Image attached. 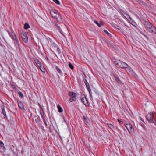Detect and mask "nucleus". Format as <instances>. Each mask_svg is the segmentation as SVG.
I'll use <instances>...</instances> for the list:
<instances>
[{
    "label": "nucleus",
    "instance_id": "f257e3e1",
    "mask_svg": "<svg viewBox=\"0 0 156 156\" xmlns=\"http://www.w3.org/2000/svg\"><path fill=\"white\" fill-rule=\"evenodd\" d=\"M144 25L150 33H154L156 34V27L152 23L149 22L145 21Z\"/></svg>",
    "mask_w": 156,
    "mask_h": 156
},
{
    "label": "nucleus",
    "instance_id": "f03ea898",
    "mask_svg": "<svg viewBox=\"0 0 156 156\" xmlns=\"http://www.w3.org/2000/svg\"><path fill=\"white\" fill-rule=\"evenodd\" d=\"M51 14L52 18L58 22L62 21L61 16L58 12L56 10H52L50 11Z\"/></svg>",
    "mask_w": 156,
    "mask_h": 156
},
{
    "label": "nucleus",
    "instance_id": "7ed1b4c3",
    "mask_svg": "<svg viewBox=\"0 0 156 156\" xmlns=\"http://www.w3.org/2000/svg\"><path fill=\"white\" fill-rule=\"evenodd\" d=\"M115 64L116 66L121 68H126L128 66L127 64L120 60L117 61L115 62Z\"/></svg>",
    "mask_w": 156,
    "mask_h": 156
},
{
    "label": "nucleus",
    "instance_id": "20e7f679",
    "mask_svg": "<svg viewBox=\"0 0 156 156\" xmlns=\"http://www.w3.org/2000/svg\"><path fill=\"white\" fill-rule=\"evenodd\" d=\"M125 125L126 128L130 133H133L134 132V129L130 123H127L125 124Z\"/></svg>",
    "mask_w": 156,
    "mask_h": 156
},
{
    "label": "nucleus",
    "instance_id": "39448f33",
    "mask_svg": "<svg viewBox=\"0 0 156 156\" xmlns=\"http://www.w3.org/2000/svg\"><path fill=\"white\" fill-rule=\"evenodd\" d=\"M153 114L151 113H149L147 115V119L150 123H153L154 122L153 121Z\"/></svg>",
    "mask_w": 156,
    "mask_h": 156
},
{
    "label": "nucleus",
    "instance_id": "423d86ee",
    "mask_svg": "<svg viewBox=\"0 0 156 156\" xmlns=\"http://www.w3.org/2000/svg\"><path fill=\"white\" fill-rule=\"evenodd\" d=\"M21 36L23 41L25 43L28 41V37L27 34L26 33H22L21 34Z\"/></svg>",
    "mask_w": 156,
    "mask_h": 156
},
{
    "label": "nucleus",
    "instance_id": "0eeeda50",
    "mask_svg": "<svg viewBox=\"0 0 156 156\" xmlns=\"http://www.w3.org/2000/svg\"><path fill=\"white\" fill-rule=\"evenodd\" d=\"M14 42L15 46L16 48L19 49L20 51H21V48H20V45L18 39L17 38L16 39L14 40Z\"/></svg>",
    "mask_w": 156,
    "mask_h": 156
},
{
    "label": "nucleus",
    "instance_id": "6e6552de",
    "mask_svg": "<svg viewBox=\"0 0 156 156\" xmlns=\"http://www.w3.org/2000/svg\"><path fill=\"white\" fill-rule=\"evenodd\" d=\"M52 40H51L50 41L51 43V44L52 48H53L54 49L56 50L57 51L59 52L60 50L58 46H57L56 44L54 42H52Z\"/></svg>",
    "mask_w": 156,
    "mask_h": 156
},
{
    "label": "nucleus",
    "instance_id": "1a4fd4ad",
    "mask_svg": "<svg viewBox=\"0 0 156 156\" xmlns=\"http://www.w3.org/2000/svg\"><path fill=\"white\" fill-rule=\"evenodd\" d=\"M81 100L82 103L85 105L86 106L88 104L87 99L84 95L83 97L81 98Z\"/></svg>",
    "mask_w": 156,
    "mask_h": 156
},
{
    "label": "nucleus",
    "instance_id": "9d476101",
    "mask_svg": "<svg viewBox=\"0 0 156 156\" xmlns=\"http://www.w3.org/2000/svg\"><path fill=\"white\" fill-rule=\"evenodd\" d=\"M42 110V111H43V110ZM40 114H41V117L43 119V121L44 122L46 126L47 127L48 126V125L46 123V121L44 118L43 111V112H42L41 111V110L40 111Z\"/></svg>",
    "mask_w": 156,
    "mask_h": 156
},
{
    "label": "nucleus",
    "instance_id": "9b49d317",
    "mask_svg": "<svg viewBox=\"0 0 156 156\" xmlns=\"http://www.w3.org/2000/svg\"><path fill=\"white\" fill-rule=\"evenodd\" d=\"M55 25L57 29L58 30L62 35H63V32L61 29V27L58 25L57 23H55Z\"/></svg>",
    "mask_w": 156,
    "mask_h": 156
},
{
    "label": "nucleus",
    "instance_id": "f8f14e48",
    "mask_svg": "<svg viewBox=\"0 0 156 156\" xmlns=\"http://www.w3.org/2000/svg\"><path fill=\"white\" fill-rule=\"evenodd\" d=\"M113 76L117 83H121V81L119 77L116 75L115 74L113 75Z\"/></svg>",
    "mask_w": 156,
    "mask_h": 156
},
{
    "label": "nucleus",
    "instance_id": "ddd939ff",
    "mask_svg": "<svg viewBox=\"0 0 156 156\" xmlns=\"http://www.w3.org/2000/svg\"><path fill=\"white\" fill-rule=\"evenodd\" d=\"M68 95L71 97H76V93L73 92H69L68 94Z\"/></svg>",
    "mask_w": 156,
    "mask_h": 156
},
{
    "label": "nucleus",
    "instance_id": "4468645a",
    "mask_svg": "<svg viewBox=\"0 0 156 156\" xmlns=\"http://www.w3.org/2000/svg\"><path fill=\"white\" fill-rule=\"evenodd\" d=\"M18 104L19 107L21 109H22L23 108V103L21 102H18Z\"/></svg>",
    "mask_w": 156,
    "mask_h": 156
},
{
    "label": "nucleus",
    "instance_id": "2eb2a0df",
    "mask_svg": "<svg viewBox=\"0 0 156 156\" xmlns=\"http://www.w3.org/2000/svg\"><path fill=\"white\" fill-rule=\"evenodd\" d=\"M2 112L3 114V115L5 116V117L7 118V115L6 114V113L5 111V108H4V107L3 108L2 107Z\"/></svg>",
    "mask_w": 156,
    "mask_h": 156
},
{
    "label": "nucleus",
    "instance_id": "dca6fc26",
    "mask_svg": "<svg viewBox=\"0 0 156 156\" xmlns=\"http://www.w3.org/2000/svg\"><path fill=\"white\" fill-rule=\"evenodd\" d=\"M10 37L13 39V41L17 39L16 36L14 33L12 34Z\"/></svg>",
    "mask_w": 156,
    "mask_h": 156
},
{
    "label": "nucleus",
    "instance_id": "f3484780",
    "mask_svg": "<svg viewBox=\"0 0 156 156\" xmlns=\"http://www.w3.org/2000/svg\"><path fill=\"white\" fill-rule=\"evenodd\" d=\"M57 108H58V111L59 112L61 113V112H63L62 109V107L59 105H58L57 106Z\"/></svg>",
    "mask_w": 156,
    "mask_h": 156
},
{
    "label": "nucleus",
    "instance_id": "a211bd4d",
    "mask_svg": "<svg viewBox=\"0 0 156 156\" xmlns=\"http://www.w3.org/2000/svg\"><path fill=\"white\" fill-rule=\"evenodd\" d=\"M35 63L37 66L39 67H41V62L38 60H37L35 61Z\"/></svg>",
    "mask_w": 156,
    "mask_h": 156
},
{
    "label": "nucleus",
    "instance_id": "6ab92c4d",
    "mask_svg": "<svg viewBox=\"0 0 156 156\" xmlns=\"http://www.w3.org/2000/svg\"><path fill=\"white\" fill-rule=\"evenodd\" d=\"M76 97H72L70 98L69 101L71 102H72L73 101H76Z\"/></svg>",
    "mask_w": 156,
    "mask_h": 156
},
{
    "label": "nucleus",
    "instance_id": "aec40b11",
    "mask_svg": "<svg viewBox=\"0 0 156 156\" xmlns=\"http://www.w3.org/2000/svg\"><path fill=\"white\" fill-rule=\"evenodd\" d=\"M55 68L57 71L60 74H62V72L61 70L59 68L58 66H56Z\"/></svg>",
    "mask_w": 156,
    "mask_h": 156
},
{
    "label": "nucleus",
    "instance_id": "412c9836",
    "mask_svg": "<svg viewBox=\"0 0 156 156\" xmlns=\"http://www.w3.org/2000/svg\"><path fill=\"white\" fill-rule=\"evenodd\" d=\"M24 28L26 29H28L30 27V26L28 23H26L24 25Z\"/></svg>",
    "mask_w": 156,
    "mask_h": 156
},
{
    "label": "nucleus",
    "instance_id": "4be33fe9",
    "mask_svg": "<svg viewBox=\"0 0 156 156\" xmlns=\"http://www.w3.org/2000/svg\"><path fill=\"white\" fill-rule=\"evenodd\" d=\"M39 68L42 72L44 73L45 72V69L43 66H41V67H39Z\"/></svg>",
    "mask_w": 156,
    "mask_h": 156
},
{
    "label": "nucleus",
    "instance_id": "5701e85b",
    "mask_svg": "<svg viewBox=\"0 0 156 156\" xmlns=\"http://www.w3.org/2000/svg\"><path fill=\"white\" fill-rule=\"evenodd\" d=\"M68 65H69V68L70 69H71L72 70L74 69V67H73V65H72V64L70 62H69Z\"/></svg>",
    "mask_w": 156,
    "mask_h": 156
},
{
    "label": "nucleus",
    "instance_id": "b1692460",
    "mask_svg": "<svg viewBox=\"0 0 156 156\" xmlns=\"http://www.w3.org/2000/svg\"><path fill=\"white\" fill-rule=\"evenodd\" d=\"M107 126L112 129L114 128L113 126L110 124H107Z\"/></svg>",
    "mask_w": 156,
    "mask_h": 156
},
{
    "label": "nucleus",
    "instance_id": "393cba45",
    "mask_svg": "<svg viewBox=\"0 0 156 156\" xmlns=\"http://www.w3.org/2000/svg\"><path fill=\"white\" fill-rule=\"evenodd\" d=\"M94 22L96 24H97L98 26L99 27H101V25H102V24H101V23H98V22L97 21H96V20H95L94 21Z\"/></svg>",
    "mask_w": 156,
    "mask_h": 156
},
{
    "label": "nucleus",
    "instance_id": "a878e982",
    "mask_svg": "<svg viewBox=\"0 0 156 156\" xmlns=\"http://www.w3.org/2000/svg\"><path fill=\"white\" fill-rule=\"evenodd\" d=\"M18 94L19 95V96L21 98L23 97V93L21 92L20 91H19L18 93Z\"/></svg>",
    "mask_w": 156,
    "mask_h": 156
},
{
    "label": "nucleus",
    "instance_id": "bb28decb",
    "mask_svg": "<svg viewBox=\"0 0 156 156\" xmlns=\"http://www.w3.org/2000/svg\"><path fill=\"white\" fill-rule=\"evenodd\" d=\"M53 1L58 5L60 4V2L58 0H53Z\"/></svg>",
    "mask_w": 156,
    "mask_h": 156
},
{
    "label": "nucleus",
    "instance_id": "cd10ccee",
    "mask_svg": "<svg viewBox=\"0 0 156 156\" xmlns=\"http://www.w3.org/2000/svg\"><path fill=\"white\" fill-rule=\"evenodd\" d=\"M0 146H1V147H3L4 148V144L1 141H0Z\"/></svg>",
    "mask_w": 156,
    "mask_h": 156
},
{
    "label": "nucleus",
    "instance_id": "c85d7f7f",
    "mask_svg": "<svg viewBox=\"0 0 156 156\" xmlns=\"http://www.w3.org/2000/svg\"><path fill=\"white\" fill-rule=\"evenodd\" d=\"M35 121L37 123H38L40 121V119L38 118H37L35 119Z\"/></svg>",
    "mask_w": 156,
    "mask_h": 156
},
{
    "label": "nucleus",
    "instance_id": "c756f323",
    "mask_svg": "<svg viewBox=\"0 0 156 156\" xmlns=\"http://www.w3.org/2000/svg\"><path fill=\"white\" fill-rule=\"evenodd\" d=\"M104 31L108 35H110V34L106 30H104Z\"/></svg>",
    "mask_w": 156,
    "mask_h": 156
},
{
    "label": "nucleus",
    "instance_id": "7c9ffc66",
    "mask_svg": "<svg viewBox=\"0 0 156 156\" xmlns=\"http://www.w3.org/2000/svg\"><path fill=\"white\" fill-rule=\"evenodd\" d=\"M118 121L120 123V124H121L123 123V122L121 121L120 120L118 119Z\"/></svg>",
    "mask_w": 156,
    "mask_h": 156
},
{
    "label": "nucleus",
    "instance_id": "2f4dec72",
    "mask_svg": "<svg viewBox=\"0 0 156 156\" xmlns=\"http://www.w3.org/2000/svg\"><path fill=\"white\" fill-rule=\"evenodd\" d=\"M84 82L86 85H87V84L89 83L86 79H85V81H84Z\"/></svg>",
    "mask_w": 156,
    "mask_h": 156
},
{
    "label": "nucleus",
    "instance_id": "473e14b6",
    "mask_svg": "<svg viewBox=\"0 0 156 156\" xmlns=\"http://www.w3.org/2000/svg\"><path fill=\"white\" fill-rule=\"evenodd\" d=\"M89 92V94H90V96L91 97H92V94H91V90H90V91H88Z\"/></svg>",
    "mask_w": 156,
    "mask_h": 156
},
{
    "label": "nucleus",
    "instance_id": "72a5a7b5",
    "mask_svg": "<svg viewBox=\"0 0 156 156\" xmlns=\"http://www.w3.org/2000/svg\"><path fill=\"white\" fill-rule=\"evenodd\" d=\"M86 88H87V90H88V91L91 90L90 89V87H86Z\"/></svg>",
    "mask_w": 156,
    "mask_h": 156
},
{
    "label": "nucleus",
    "instance_id": "f704fd0d",
    "mask_svg": "<svg viewBox=\"0 0 156 156\" xmlns=\"http://www.w3.org/2000/svg\"><path fill=\"white\" fill-rule=\"evenodd\" d=\"M59 138H60V139H61V140L62 141V137H61V136L60 135H59Z\"/></svg>",
    "mask_w": 156,
    "mask_h": 156
},
{
    "label": "nucleus",
    "instance_id": "c9c22d12",
    "mask_svg": "<svg viewBox=\"0 0 156 156\" xmlns=\"http://www.w3.org/2000/svg\"><path fill=\"white\" fill-rule=\"evenodd\" d=\"M86 87H90L89 84H87V85H86Z\"/></svg>",
    "mask_w": 156,
    "mask_h": 156
},
{
    "label": "nucleus",
    "instance_id": "e433bc0d",
    "mask_svg": "<svg viewBox=\"0 0 156 156\" xmlns=\"http://www.w3.org/2000/svg\"><path fill=\"white\" fill-rule=\"evenodd\" d=\"M140 119L143 122H144V120L141 117L140 118Z\"/></svg>",
    "mask_w": 156,
    "mask_h": 156
},
{
    "label": "nucleus",
    "instance_id": "4c0bfd02",
    "mask_svg": "<svg viewBox=\"0 0 156 156\" xmlns=\"http://www.w3.org/2000/svg\"><path fill=\"white\" fill-rule=\"evenodd\" d=\"M116 26H117V25L115 26V25H114L113 26V27H114L115 28H116Z\"/></svg>",
    "mask_w": 156,
    "mask_h": 156
},
{
    "label": "nucleus",
    "instance_id": "58836bf2",
    "mask_svg": "<svg viewBox=\"0 0 156 156\" xmlns=\"http://www.w3.org/2000/svg\"><path fill=\"white\" fill-rule=\"evenodd\" d=\"M46 59L48 60H49V59L48 58H46Z\"/></svg>",
    "mask_w": 156,
    "mask_h": 156
},
{
    "label": "nucleus",
    "instance_id": "ea45409f",
    "mask_svg": "<svg viewBox=\"0 0 156 156\" xmlns=\"http://www.w3.org/2000/svg\"><path fill=\"white\" fill-rule=\"evenodd\" d=\"M84 119H86V118H85V117H84Z\"/></svg>",
    "mask_w": 156,
    "mask_h": 156
},
{
    "label": "nucleus",
    "instance_id": "a19ab883",
    "mask_svg": "<svg viewBox=\"0 0 156 156\" xmlns=\"http://www.w3.org/2000/svg\"><path fill=\"white\" fill-rule=\"evenodd\" d=\"M141 125V126H142V127H143V126H142V125Z\"/></svg>",
    "mask_w": 156,
    "mask_h": 156
},
{
    "label": "nucleus",
    "instance_id": "79ce46f5",
    "mask_svg": "<svg viewBox=\"0 0 156 156\" xmlns=\"http://www.w3.org/2000/svg\"><path fill=\"white\" fill-rule=\"evenodd\" d=\"M141 125V126H142V127H143V126H142V125Z\"/></svg>",
    "mask_w": 156,
    "mask_h": 156
},
{
    "label": "nucleus",
    "instance_id": "37998d69",
    "mask_svg": "<svg viewBox=\"0 0 156 156\" xmlns=\"http://www.w3.org/2000/svg\"><path fill=\"white\" fill-rule=\"evenodd\" d=\"M65 28L66 29V27H65Z\"/></svg>",
    "mask_w": 156,
    "mask_h": 156
}]
</instances>
